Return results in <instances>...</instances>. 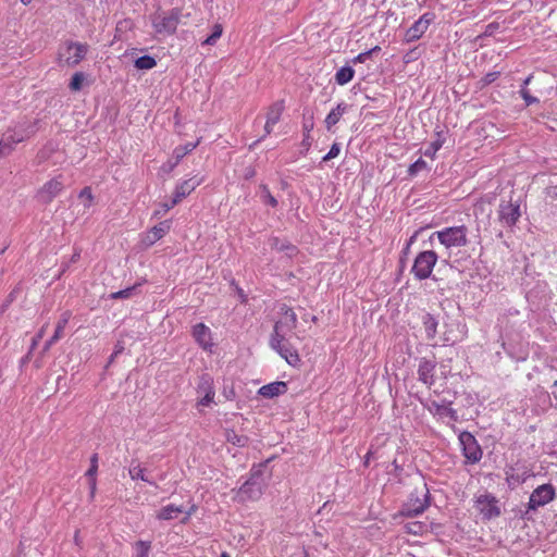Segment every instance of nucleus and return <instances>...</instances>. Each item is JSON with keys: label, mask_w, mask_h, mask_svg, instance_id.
Segmentation results:
<instances>
[{"label": "nucleus", "mask_w": 557, "mask_h": 557, "mask_svg": "<svg viewBox=\"0 0 557 557\" xmlns=\"http://www.w3.org/2000/svg\"><path fill=\"white\" fill-rule=\"evenodd\" d=\"M59 341V338H54V336L52 335L44 345L42 347V354H46L52 345H54L57 342Z\"/></svg>", "instance_id": "obj_54"}, {"label": "nucleus", "mask_w": 557, "mask_h": 557, "mask_svg": "<svg viewBox=\"0 0 557 557\" xmlns=\"http://www.w3.org/2000/svg\"><path fill=\"white\" fill-rule=\"evenodd\" d=\"M135 555L134 557H149L151 552V542L137 541L134 544Z\"/></svg>", "instance_id": "obj_33"}, {"label": "nucleus", "mask_w": 557, "mask_h": 557, "mask_svg": "<svg viewBox=\"0 0 557 557\" xmlns=\"http://www.w3.org/2000/svg\"><path fill=\"white\" fill-rule=\"evenodd\" d=\"M417 234L412 235L409 240L407 242L406 246L410 247L411 244L416 240Z\"/></svg>", "instance_id": "obj_59"}, {"label": "nucleus", "mask_w": 557, "mask_h": 557, "mask_svg": "<svg viewBox=\"0 0 557 557\" xmlns=\"http://www.w3.org/2000/svg\"><path fill=\"white\" fill-rule=\"evenodd\" d=\"M422 324H423V327L425 331L426 339H429V341L434 339L437 334V326H438L437 319L430 312H426L422 315Z\"/></svg>", "instance_id": "obj_24"}, {"label": "nucleus", "mask_w": 557, "mask_h": 557, "mask_svg": "<svg viewBox=\"0 0 557 557\" xmlns=\"http://www.w3.org/2000/svg\"><path fill=\"white\" fill-rule=\"evenodd\" d=\"M222 32H223L222 26L220 24H215L213 26L212 34L206 38V40L203 41V45H209V46L214 45L216 42V40L221 37Z\"/></svg>", "instance_id": "obj_38"}, {"label": "nucleus", "mask_w": 557, "mask_h": 557, "mask_svg": "<svg viewBox=\"0 0 557 557\" xmlns=\"http://www.w3.org/2000/svg\"><path fill=\"white\" fill-rule=\"evenodd\" d=\"M270 246L276 251L284 252L288 258H293L298 253V248L295 245L280 237H272Z\"/></svg>", "instance_id": "obj_22"}, {"label": "nucleus", "mask_w": 557, "mask_h": 557, "mask_svg": "<svg viewBox=\"0 0 557 557\" xmlns=\"http://www.w3.org/2000/svg\"><path fill=\"white\" fill-rule=\"evenodd\" d=\"M14 141H0V158L9 156L13 150Z\"/></svg>", "instance_id": "obj_45"}, {"label": "nucleus", "mask_w": 557, "mask_h": 557, "mask_svg": "<svg viewBox=\"0 0 557 557\" xmlns=\"http://www.w3.org/2000/svg\"><path fill=\"white\" fill-rule=\"evenodd\" d=\"M429 505V490L424 485L423 490L419 491L416 488L414 492L410 494L407 503L404 504L400 513L405 517L413 518L424 512Z\"/></svg>", "instance_id": "obj_7"}, {"label": "nucleus", "mask_w": 557, "mask_h": 557, "mask_svg": "<svg viewBox=\"0 0 557 557\" xmlns=\"http://www.w3.org/2000/svg\"><path fill=\"white\" fill-rule=\"evenodd\" d=\"M371 57L370 52L364 51L359 53L357 57L354 58V63H363Z\"/></svg>", "instance_id": "obj_53"}, {"label": "nucleus", "mask_w": 557, "mask_h": 557, "mask_svg": "<svg viewBox=\"0 0 557 557\" xmlns=\"http://www.w3.org/2000/svg\"><path fill=\"white\" fill-rule=\"evenodd\" d=\"M79 198L86 199L88 203H86L85 206L89 207L94 199L90 187L83 188L79 193Z\"/></svg>", "instance_id": "obj_50"}, {"label": "nucleus", "mask_w": 557, "mask_h": 557, "mask_svg": "<svg viewBox=\"0 0 557 557\" xmlns=\"http://www.w3.org/2000/svg\"><path fill=\"white\" fill-rule=\"evenodd\" d=\"M347 109V104L338 103L336 108H334L325 117V125L330 129L334 126L343 116Z\"/></svg>", "instance_id": "obj_26"}, {"label": "nucleus", "mask_w": 557, "mask_h": 557, "mask_svg": "<svg viewBox=\"0 0 557 557\" xmlns=\"http://www.w3.org/2000/svg\"><path fill=\"white\" fill-rule=\"evenodd\" d=\"M123 350H124L123 343L117 342L115 347H114V350H113L112 355L110 356L109 363H111L114 360V358H116L120 354H122Z\"/></svg>", "instance_id": "obj_51"}, {"label": "nucleus", "mask_w": 557, "mask_h": 557, "mask_svg": "<svg viewBox=\"0 0 557 557\" xmlns=\"http://www.w3.org/2000/svg\"><path fill=\"white\" fill-rule=\"evenodd\" d=\"M380 50H381V48L379 46H375L374 48L368 50V52H370V54L372 55L373 53H375V52H377Z\"/></svg>", "instance_id": "obj_60"}, {"label": "nucleus", "mask_w": 557, "mask_h": 557, "mask_svg": "<svg viewBox=\"0 0 557 557\" xmlns=\"http://www.w3.org/2000/svg\"><path fill=\"white\" fill-rule=\"evenodd\" d=\"M443 141H433L432 145L424 151V156L433 158L441 149Z\"/></svg>", "instance_id": "obj_48"}, {"label": "nucleus", "mask_w": 557, "mask_h": 557, "mask_svg": "<svg viewBox=\"0 0 557 557\" xmlns=\"http://www.w3.org/2000/svg\"><path fill=\"white\" fill-rule=\"evenodd\" d=\"M129 476L132 480H141L144 482L149 483L150 485H154L156 483L148 479L146 475V469L140 465H133L128 470Z\"/></svg>", "instance_id": "obj_30"}, {"label": "nucleus", "mask_w": 557, "mask_h": 557, "mask_svg": "<svg viewBox=\"0 0 557 557\" xmlns=\"http://www.w3.org/2000/svg\"><path fill=\"white\" fill-rule=\"evenodd\" d=\"M533 78V75H529L524 81H523V84L522 86H524L527 88V86L531 83Z\"/></svg>", "instance_id": "obj_58"}, {"label": "nucleus", "mask_w": 557, "mask_h": 557, "mask_svg": "<svg viewBox=\"0 0 557 557\" xmlns=\"http://www.w3.org/2000/svg\"><path fill=\"white\" fill-rule=\"evenodd\" d=\"M341 152V147L337 143H334L331 147L330 151L323 157L322 161H329L331 159L336 158Z\"/></svg>", "instance_id": "obj_46"}, {"label": "nucleus", "mask_w": 557, "mask_h": 557, "mask_svg": "<svg viewBox=\"0 0 557 557\" xmlns=\"http://www.w3.org/2000/svg\"><path fill=\"white\" fill-rule=\"evenodd\" d=\"M287 392V383L283 381H276L261 386L258 394L264 398H274L283 395Z\"/></svg>", "instance_id": "obj_20"}, {"label": "nucleus", "mask_w": 557, "mask_h": 557, "mask_svg": "<svg viewBox=\"0 0 557 557\" xmlns=\"http://www.w3.org/2000/svg\"><path fill=\"white\" fill-rule=\"evenodd\" d=\"M280 312L282 318L274 324L270 346L284 358L289 366L296 367L299 364L300 358L297 350L288 343L287 334L296 329L298 322L297 315L287 305H282Z\"/></svg>", "instance_id": "obj_1"}, {"label": "nucleus", "mask_w": 557, "mask_h": 557, "mask_svg": "<svg viewBox=\"0 0 557 557\" xmlns=\"http://www.w3.org/2000/svg\"><path fill=\"white\" fill-rule=\"evenodd\" d=\"M220 557H230V555L227 553L223 552Z\"/></svg>", "instance_id": "obj_64"}, {"label": "nucleus", "mask_w": 557, "mask_h": 557, "mask_svg": "<svg viewBox=\"0 0 557 557\" xmlns=\"http://www.w3.org/2000/svg\"><path fill=\"white\" fill-rule=\"evenodd\" d=\"M499 75V72H490L480 81V83L482 84V86H487L495 82Z\"/></svg>", "instance_id": "obj_47"}, {"label": "nucleus", "mask_w": 557, "mask_h": 557, "mask_svg": "<svg viewBox=\"0 0 557 557\" xmlns=\"http://www.w3.org/2000/svg\"><path fill=\"white\" fill-rule=\"evenodd\" d=\"M157 65V61L151 55H141L135 60V67L138 70H151Z\"/></svg>", "instance_id": "obj_34"}, {"label": "nucleus", "mask_w": 557, "mask_h": 557, "mask_svg": "<svg viewBox=\"0 0 557 557\" xmlns=\"http://www.w3.org/2000/svg\"><path fill=\"white\" fill-rule=\"evenodd\" d=\"M136 290V286L127 287L125 289H121L119 292H114L110 295V298L112 299H125L133 296L134 292Z\"/></svg>", "instance_id": "obj_40"}, {"label": "nucleus", "mask_w": 557, "mask_h": 557, "mask_svg": "<svg viewBox=\"0 0 557 557\" xmlns=\"http://www.w3.org/2000/svg\"><path fill=\"white\" fill-rule=\"evenodd\" d=\"M199 141H188L185 145L178 146L173 150L172 159L176 160V162L180 163V161L189 152H191L194 149H196Z\"/></svg>", "instance_id": "obj_28"}, {"label": "nucleus", "mask_w": 557, "mask_h": 557, "mask_svg": "<svg viewBox=\"0 0 557 557\" xmlns=\"http://www.w3.org/2000/svg\"><path fill=\"white\" fill-rule=\"evenodd\" d=\"M404 528L408 534L412 535H422L428 529L426 524L421 521L408 522Z\"/></svg>", "instance_id": "obj_35"}, {"label": "nucleus", "mask_w": 557, "mask_h": 557, "mask_svg": "<svg viewBox=\"0 0 557 557\" xmlns=\"http://www.w3.org/2000/svg\"><path fill=\"white\" fill-rule=\"evenodd\" d=\"M97 471H98V454H94L91 457H90V467L89 469L86 471L85 475L88 478V481H89V496H90V499H92L95 497V494H96V488H97V480H96V475H97Z\"/></svg>", "instance_id": "obj_23"}, {"label": "nucleus", "mask_w": 557, "mask_h": 557, "mask_svg": "<svg viewBox=\"0 0 557 557\" xmlns=\"http://www.w3.org/2000/svg\"><path fill=\"white\" fill-rule=\"evenodd\" d=\"M424 169H426V162L422 158H419L409 166L408 174L414 176Z\"/></svg>", "instance_id": "obj_39"}, {"label": "nucleus", "mask_w": 557, "mask_h": 557, "mask_svg": "<svg viewBox=\"0 0 557 557\" xmlns=\"http://www.w3.org/2000/svg\"><path fill=\"white\" fill-rule=\"evenodd\" d=\"M436 238L446 250L468 245V227L466 225L448 226L431 234L430 240Z\"/></svg>", "instance_id": "obj_3"}, {"label": "nucleus", "mask_w": 557, "mask_h": 557, "mask_svg": "<svg viewBox=\"0 0 557 557\" xmlns=\"http://www.w3.org/2000/svg\"><path fill=\"white\" fill-rule=\"evenodd\" d=\"M199 185H200V180H197L196 177L185 180V181L181 182L180 184H177L170 205H166V209H172L174 206L180 203L185 197L190 195L191 191H194L196 189V187Z\"/></svg>", "instance_id": "obj_15"}, {"label": "nucleus", "mask_w": 557, "mask_h": 557, "mask_svg": "<svg viewBox=\"0 0 557 557\" xmlns=\"http://www.w3.org/2000/svg\"><path fill=\"white\" fill-rule=\"evenodd\" d=\"M458 440L466 463H478L482 459L483 451L474 435L468 431H462L460 432Z\"/></svg>", "instance_id": "obj_8"}, {"label": "nucleus", "mask_w": 557, "mask_h": 557, "mask_svg": "<svg viewBox=\"0 0 557 557\" xmlns=\"http://www.w3.org/2000/svg\"><path fill=\"white\" fill-rule=\"evenodd\" d=\"M64 188L63 175H58L48 181L39 190V197L42 202L49 203L55 198Z\"/></svg>", "instance_id": "obj_14"}, {"label": "nucleus", "mask_w": 557, "mask_h": 557, "mask_svg": "<svg viewBox=\"0 0 557 557\" xmlns=\"http://www.w3.org/2000/svg\"><path fill=\"white\" fill-rule=\"evenodd\" d=\"M355 71L351 66H343L335 74V82L338 85L349 83L354 77Z\"/></svg>", "instance_id": "obj_29"}, {"label": "nucleus", "mask_w": 557, "mask_h": 557, "mask_svg": "<svg viewBox=\"0 0 557 557\" xmlns=\"http://www.w3.org/2000/svg\"><path fill=\"white\" fill-rule=\"evenodd\" d=\"M284 109H285L284 100H278L270 106L269 111L267 113V122L264 125L267 135H269L271 133L272 126L275 125L280 121Z\"/></svg>", "instance_id": "obj_19"}, {"label": "nucleus", "mask_w": 557, "mask_h": 557, "mask_svg": "<svg viewBox=\"0 0 557 557\" xmlns=\"http://www.w3.org/2000/svg\"><path fill=\"white\" fill-rule=\"evenodd\" d=\"M264 480L262 466H253L250 469L249 478L238 488L236 497L239 502L257 500L263 494Z\"/></svg>", "instance_id": "obj_2"}, {"label": "nucleus", "mask_w": 557, "mask_h": 557, "mask_svg": "<svg viewBox=\"0 0 557 557\" xmlns=\"http://www.w3.org/2000/svg\"><path fill=\"white\" fill-rule=\"evenodd\" d=\"M183 512V508L173 504L164 506L157 515L160 520H172Z\"/></svg>", "instance_id": "obj_27"}, {"label": "nucleus", "mask_w": 557, "mask_h": 557, "mask_svg": "<svg viewBox=\"0 0 557 557\" xmlns=\"http://www.w3.org/2000/svg\"><path fill=\"white\" fill-rule=\"evenodd\" d=\"M177 164L178 162H176V160L172 159L171 157L165 163L162 164L161 171L169 174Z\"/></svg>", "instance_id": "obj_49"}, {"label": "nucleus", "mask_w": 557, "mask_h": 557, "mask_svg": "<svg viewBox=\"0 0 557 557\" xmlns=\"http://www.w3.org/2000/svg\"><path fill=\"white\" fill-rule=\"evenodd\" d=\"M71 315H72V313L69 310L64 311L61 314V317H60V319H59V321L57 323L54 333H53L54 338L61 339L63 337L64 329L67 325V323H69V321L71 319Z\"/></svg>", "instance_id": "obj_32"}, {"label": "nucleus", "mask_w": 557, "mask_h": 557, "mask_svg": "<svg viewBox=\"0 0 557 557\" xmlns=\"http://www.w3.org/2000/svg\"><path fill=\"white\" fill-rule=\"evenodd\" d=\"M51 154H57L58 157H61L60 152L53 151L52 148L45 147L37 154L38 162L40 163V162L47 161Z\"/></svg>", "instance_id": "obj_42"}, {"label": "nucleus", "mask_w": 557, "mask_h": 557, "mask_svg": "<svg viewBox=\"0 0 557 557\" xmlns=\"http://www.w3.org/2000/svg\"><path fill=\"white\" fill-rule=\"evenodd\" d=\"M88 49L85 42L67 40L59 50L58 62L61 66L74 67L85 59Z\"/></svg>", "instance_id": "obj_4"}, {"label": "nucleus", "mask_w": 557, "mask_h": 557, "mask_svg": "<svg viewBox=\"0 0 557 557\" xmlns=\"http://www.w3.org/2000/svg\"><path fill=\"white\" fill-rule=\"evenodd\" d=\"M497 213L503 226L512 227L521 216L520 205L500 200Z\"/></svg>", "instance_id": "obj_10"}, {"label": "nucleus", "mask_w": 557, "mask_h": 557, "mask_svg": "<svg viewBox=\"0 0 557 557\" xmlns=\"http://www.w3.org/2000/svg\"><path fill=\"white\" fill-rule=\"evenodd\" d=\"M47 327H48V323L44 324L40 327V330L38 331V333L33 337L28 355L35 349V347L38 345L40 339L44 337V335H45V333L47 331Z\"/></svg>", "instance_id": "obj_43"}, {"label": "nucleus", "mask_w": 557, "mask_h": 557, "mask_svg": "<svg viewBox=\"0 0 557 557\" xmlns=\"http://www.w3.org/2000/svg\"><path fill=\"white\" fill-rule=\"evenodd\" d=\"M197 393L202 395V397L198 400V406L208 407L213 403L215 392L213 379L210 374L203 373L199 376Z\"/></svg>", "instance_id": "obj_13"}, {"label": "nucleus", "mask_w": 557, "mask_h": 557, "mask_svg": "<svg viewBox=\"0 0 557 557\" xmlns=\"http://www.w3.org/2000/svg\"><path fill=\"white\" fill-rule=\"evenodd\" d=\"M476 509L483 519L491 520L500 516L502 511L497 498L492 494L480 495L476 498Z\"/></svg>", "instance_id": "obj_11"}, {"label": "nucleus", "mask_w": 557, "mask_h": 557, "mask_svg": "<svg viewBox=\"0 0 557 557\" xmlns=\"http://www.w3.org/2000/svg\"><path fill=\"white\" fill-rule=\"evenodd\" d=\"M429 411L433 413L434 416H438L440 418H448L453 422L458 421V414L457 411L444 404H440L437 401H432Z\"/></svg>", "instance_id": "obj_21"}, {"label": "nucleus", "mask_w": 557, "mask_h": 557, "mask_svg": "<svg viewBox=\"0 0 557 557\" xmlns=\"http://www.w3.org/2000/svg\"><path fill=\"white\" fill-rule=\"evenodd\" d=\"M436 368V361L426 358H421L418 367V380L431 387L434 383V372Z\"/></svg>", "instance_id": "obj_17"}, {"label": "nucleus", "mask_w": 557, "mask_h": 557, "mask_svg": "<svg viewBox=\"0 0 557 557\" xmlns=\"http://www.w3.org/2000/svg\"><path fill=\"white\" fill-rule=\"evenodd\" d=\"M32 0H21V2L24 4V5H27L30 3Z\"/></svg>", "instance_id": "obj_63"}, {"label": "nucleus", "mask_w": 557, "mask_h": 557, "mask_svg": "<svg viewBox=\"0 0 557 557\" xmlns=\"http://www.w3.org/2000/svg\"><path fill=\"white\" fill-rule=\"evenodd\" d=\"M410 247L406 246L401 251L400 264L404 267V259L408 256Z\"/></svg>", "instance_id": "obj_56"}, {"label": "nucleus", "mask_w": 557, "mask_h": 557, "mask_svg": "<svg viewBox=\"0 0 557 557\" xmlns=\"http://www.w3.org/2000/svg\"><path fill=\"white\" fill-rule=\"evenodd\" d=\"M226 442L236 447H246L249 444V437L246 435L237 434L235 430H225Z\"/></svg>", "instance_id": "obj_25"}, {"label": "nucleus", "mask_w": 557, "mask_h": 557, "mask_svg": "<svg viewBox=\"0 0 557 557\" xmlns=\"http://www.w3.org/2000/svg\"><path fill=\"white\" fill-rule=\"evenodd\" d=\"M438 256L434 250H424L417 255L411 267V273L418 281L431 277L433 269L437 263Z\"/></svg>", "instance_id": "obj_6"}, {"label": "nucleus", "mask_w": 557, "mask_h": 557, "mask_svg": "<svg viewBox=\"0 0 557 557\" xmlns=\"http://www.w3.org/2000/svg\"><path fill=\"white\" fill-rule=\"evenodd\" d=\"M519 94L522 97V99L525 101L527 106L539 103V101H540L536 97H533L530 94L529 89H527L524 86H521Z\"/></svg>", "instance_id": "obj_41"}, {"label": "nucleus", "mask_w": 557, "mask_h": 557, "mask_svg": "<svg viewBox=\"0 0 557 557\" xmlns=\"http://www.w3.org/2000/svg\"><path fill=\"white\" fill-rule=\"evenodd\" d=\"M85 81V74L83 72H76L69 84V88L72 91H78L82 89L83 83Z\"/></svg>", "instance_id": "obj_36"}, {"label": "nucleus", "mask_w": 557, "mask_h": 557, "mask_svg": "<svg viewBox=\"0 0 557 557\" xmlns=\"http://www.w3.org/2000/svg\"><path fill=\"white\" fill-rule=\"evenodd\" d=\"M555 498V487L547 483L537 486L530 495L528 509L536 510L550 503Z\"/></svg>", "instance_id": "obj_9"}, {"label": "nucleus", "mask_w": 557, "mask_h": 557, "mask_svg": "<svg viewBox=\"0 0 557 557\" xmlns=\"http://www.w3.org/2000/svg\"><path fill=\"white\" fill-rule=\"evenodd\" d=\"M545 195L552 199L557 198V185H549L545 188Z\"/></svg>", "instance_id": "obj_52"}, {"label": "nucleus", "mask_w": 557, "mask_h": 557, "mask_svg": "<svg viewBox=\"0 0 557 557\" xmlns=\"http://www.w3.org/2000/svg\"><path fill=\"white\" fill-rule=\"evenodd\" d=\"M191 335L195 342L205 350L212 351L213 342L211 330L202 322L197 323L191 329Z\"/></svg>", "instance_id": "obj_16"}, {"label": "nucleus", "mask_w": 557, "mask_h": 557, "mask_svg": "<svg viewBox=\"0 0 557 557\" xmlns=\"http://www.w3.org/2000/svg\"><path fill=\"white\" fill-rule=\"evenodd\" d=\"M81 257V252L79 251H75L71 258V262H76Z\"/></svg>", "instance_id": "obj_57"}, {"label": "nucleus", "mask_w": 557, "mask_h": 557, "mask_svg": "<svg viewBox=\"0 0 557 557\" xmlns=\"http://www.w3.org/2000/svg\"><path fill=\"white\" fill-rule=\"evenodd\" d=\"M525 479H527L525 473L520 475V474L515 472L513 468H510L509 470L506 471V480L510 484L511 483H513V484H522V483H524Z\"/></svg>", "instance_id": "obj_37"}, {"label": "nucleus", "mask_w": 557, "mask_h": 557, "mask_svg": "<svg viewBox=\"0 0 557 557\" xmlns=\"http://www.w3.org/2000/svg\"><path fill=\"white\" fill-rule=\"evenodd\" d=\"M234 396H235L234 389H233V388H231V391H230V395H226V398H227V399H231V398H232V397H234Z\"/></svg>", "instance_id": "obj_61"}, {"label": "nucleus", "mask_w": 557, "mask_h": 557, "mask_svg": "<svg viewBox=\"0 0 557 557\" xmlns=\"http://www.w3.org/2000/svg\"><path fill=\"white\" fill-rule=\"evenodd\" d=\"M171 227V221L160 222L158 225L151 227L144 236L143 243L145 246H152L156 242L161 239Z\"/></svg>", "instance_id": "obj_18"}, {"label": "nucleus", "mask_w": 557, "mask_h": 557, "mask_svg": "<svg viewBox=\"0 0 557 557\" xmlns=\"http://www.w3.org/2000/svg\"><path fill=\"white\" fill-rule=\"evenodd\" d=\"M370 456H371V451H369L366 456V460H364V465H368L369 463V460H370Z\"/></svg>", "instance_id": "obj_62"}, {"label": "nucleus", "mask_w": 557, "mask_h": 557, "mask_svg": "<svg viewBox=\"0 0 557 557\" xmlns=\"http://www.w3.org/2000/svg\"><path fill=\"white\" fill-rule=\"evenodd\" d=\"M420 55H421V52H420L419 48L416 47V48L409 50L407 53H405L404 62L411 63V62L418 60L420 58Z\"/></svg>", "instance_id": "obj_44"}, {"label": "nucleus", "mask_w": 557, "mask_h": 557, "mask_svg": "<svg viewBox=\"0 0 557 557\" xmlns=\"http://www.w3.org/2000/svg\"><path fill=\"white\" fill-rule=\"evenodd\" d=\"M256 175V171L251 166H248L245 169V173H244V178L245 180H250L252 178L253 176Z\"/></svg>", "instance_id": "obj_55"}, {"label": "nucleus", "mask_w": 557, "mask_h": 557, "mask_svg": "<svg viewBox=\"0 0 557 557\" xmlns=\"http://www.w3.org/2000/svg\"><path fill=\"white\" fill-rule=\"evenodd\" d=\"M435 14L432 12H426L420 16L418 21H416L406 32L405 41L413 42L419 40L424 33L428 30L431 23L434 21Z\"/></svg>", "instance_id": "obj_12"}, {"label": "nucleus", "mask_w": 557, "mask_h": 557, "mask_svg": "<svg viewBox=\"0 0 557 557\" xmlns=\"http://www.w3.org/2000/svg\"><path fill=\"white\" fill-rule=\"evenodd\" d=\"M182 11L174 8L168 12L154 13L151 15V23L154 32L160 35H173L176 32Z\"/></svg>", "instance_id": "obj_5"}, {"label": "nucleus", "mask_w": 557, "mask_h": 557, "mask_svg": "<svg viewBox=\"0 0 557 557\" xmlns=\"http://www.w3.org/2000/svg\"><path fill=\"white\" fill-rule=\"evenodd\" d=\"M259 190H260V198L264 205H268L272 208L277 207L278 202H277L276 198L274 196H272V194L270 193L268 185L260 184Z\"/></svg>", "instance_id": "obj_31"}]
</instances>
